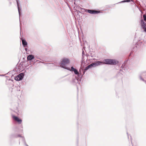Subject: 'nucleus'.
Wrapping results in <instances>:
<instances>
[{"label":"nucleus","instance_id":"nucleus-28","mask_svg":"<svg viewBox=\"0 0 146 146\" xmlns=\"http://www.w3.org/2000/svg\"><path fill=\"white\" fill-rule=\"evenodd\" d=\"M0 76H4V75H0Z\"/></svg>","mask_w":146,"mask_h":146},{"label":"nucleus","instance_id":"nucleus-4","mask_svg":"<svg viewBox=\"0 0 146 146\" xmlns=\"http://www.w3.org/2000/svg\"><path fill=\"white\" fill-rule=\"evenodd\" d=\"M69 62V60L68 59L65 58L62 59L60 63H59V65L62 68L66 69L67 67L66 66L68 64Z\"/></svg>","mask_w":146,"mask_h":146},{"label":"nucleus","instance_id":"nucleus-9","mask_svg":"<svg viewBox=\"0 0 146 146\" xmlns=\"http://www.w3.org/2000/svg\"><path fill=\"white\" fill-rule=\"evenodd\" d=\"M102 64V62L101 61H98L96 62H94L91 64L92 67H95L98 66Z\"/></svg>","mask_w":146,"mask_h":146},{"label":"nucleus","instance_id":"nucleus-17","mask_svg":"<svg viewBox=\"0 0 146 146\" xmlns=\"http://www.w3.org/2000/svg\"><path fill=\"white\" fill-rule=\"evenodd\" d=\"M17 135L16 134H12L10 136V138L11 139L14 138H17Z\"/></svg>","mask_w":146,"mask_h":146},{"label":"nucleus","instance_id":"nucleus-16","mask_svg":"<svg viewBox=\"0 0 146 146\" xmlns=\"http://www.w3.org/2000/svg\"><path fill=\"white\" fill-rule=\"evenodd\" d=\"M126 62H124V63L123 64L122 66H121V68L122 69H123L124 70H125V69H126V68L125 66Z\"/></svg>","mask_w":146,"mask_h":146},{"label":"nucleus","instance_id":"nucleus-32","mask_svg":"<svg viewBox=\"0 0 146 146\" xmlns=\"http://www.w3.org/2000/svg\"><path fill=\"white\" fill-rule=\"evenodd\" d=\"M19 144H20V141L19 142Z\"/></svg>","mask_w":146,"mask_h":146},{"label":"nucleus","instance_id":"nucleus-33","mask_svg":"<svg viewBox=\"0 0 146 146\" xmlns=\"http://www.w3.org/2000/svg\"><path fill=\"white\" fill-rule=\"evenodd\" d=\"M22 131H23V130H21V132H22Z\"/></svg>","mask_w":146,"mask_h":146},{"label":"nucleus","instance_id":"nucleus-7","mask_svg":"<svg viewBox=\"0 0 146 146\" xmlns=\"http://www.w3.org/2000/svg\"><path fill=\"white\" fill-rule=\"evenodd\" d=\"M140 24L141 27L144 30V31L146 32V23L142 19L141 20Z\"/></svg>","mask_w":146,"mask_h":146},{"label":"nucleus","instance_id":"nucleus-36","mask_svg":"<svg viewBox=\"0 0 146 146\" xmlns=\"http://www.w3.org/2000/svg\"><path fill=\"white\" fill-rule=\"evenodd\" d=\"M27 146H29L28 145H27Z\"/></svg>","mask_w":146,"mask_h":146},{"label":"nucleus","instance_id":"nucleus-1","mask_svg":"<svg viewBox=\"0 0 146 146\" xmlns=\"http://www.w3.org/2000/svg\"><path fill=\"white\" fill-rule=\"evenodd\" d=\"M84 65L82 66V67L83 68H84ZM66 69L72 72H74V74H75L76 75V76H80L82 75H83V74H82V71H83V68L82 69V68H81V66L80 67L79 70V72L76 68H74L73 66H71L70 68L66 67Z\"/></svg>","mask_w":146,"mask_h":146},{"label":"nucleus","instance_id":"nucleus-21","mask_svg":"<svg viewBox=\"0 0 146 146\" xmlns=\"http://www.w3.org/2000/svg\"><path fill=\"white\" fill-rule=\"evenodd\" d=\"M143 17L144 21H146V15L145 14L143 15Z\"/></svg>","mask_w":146,"mask_h":146},{"label":"nucleus","instance_id":"nucleus-12","mask_svg":"<svg viewBox=\"0 0 146 146\" xmlns=\"http://www.w3.org/2000/svg\"><path fill=\"white\" fill-rule=\"evenodd\" d=\"M35 57L32 54L29 55L27 57V60L28 61H31L32 60L34 59Z\"/></svg>","mask_w":146,"mask_h":146},{"label":"nucleus","instance_id":"nucleus-26","mask_svg":"<svg viewBox=\"0 0 146 146\" xmlns=\"http://www.w3.org/2000/svg\"><path fill=\"white\" fill-rule=\"evenodd\" d=\"M25 50L26 51H27V50H28V49H27V48H25Z\"/></svg>","mask_w":146,"mask_h":146},{"label":"nucleus","instance_id":"nucleus-19","mask_svg":"<svg viewBox=\"0 0 146 146\" xmlns=\"http://www.w3.org/2000/svg\"><path fill=\"white\" fill-rule=\"evenodd\" d=\"M22 141L23 142V143H25V142H26V141H25V139L24 137H22Z\"/></svg>","mask_w":146,"mask_h":146},{"label":"nucleus","instance_id":"nucleus-13","mask_svg":"<svg viewBox=\"0 0 146 146\" xmlns=\"http://www.w3.org/2000/svg\"><path fill=\"white\" fill-rule=\"evenodd\" d=\"M92 67V65L91 64H90L89 65H88L87 67H86L84 69V70L83 69V74L84 75L86 71L88 70V69H89L90 68H91Z\"/></svg>","mask_w":146,"mask_h":146},{"label":"nucleus","instance_id":"nucleus-2","mask_svg":"<svg viewBox=\"0 0 146 146\" xmlns=\"http://www.w3.org/2000/svg\"><path fill=\"white\" fill-rule=\"evenodd\" d=\"M118 61L116 59H104L102 63L108 65H116L118 63Z\"/></svg>","mask_w":146,"mask_h":146},{"label":"nucleus","instance_id":"nucleus-30","mask_svg":"<svg viewBox=\"0 0 146 146\" xmlns=\"http://www.w3.org/2000/svg\"><path fill=\"white\" fill-rule=\"evenodd\" d=\"M11 85L12 86H13V84H12Z\"/></svg>","mask_w":146,"mask_h":146},{"label":"nucleus","instance_id":"nucleus-22","mask_svg":"<svg viewBox=\"0 0 146 146\" xmlns=\"http://www.w3.org/2000/svg\"><path fill=\"white\" fill-rule=\"evenodd\" d=\"M20 86H17V91H20Z\"/></svg>","mask_w":146,"mask_h":146},{"label":"nucleus","instance_id":"nucleus-14","mask_svg":"<svg viewBox=\"0 0 146 146\" xmlns=\"http://www.w3.org/2000/svg\"><path fill=\"white\" fill-rule=\"evenodd\" d=\"M16 2L17 3V6L18 9V11H19V15L20 16V15H21V13L20 12V9L19 8V0H17Z\"/></svg>","mask_w":146,"mask_h":146},{"label":"nucleus","instance_id":"nucleus-15","mask_svg":"<svg viewBox=\"0 0 146 146\" xmlns=\"http://www.w3.org/2000/svg\"><path fill=\"white\" fill-rule=\"evenodd\" d=\"M130 1H132L133 2V0H125L121 1V2H119L118 3H117V4L124 3H125V2H130Z\"/></svg>","mask_w":146,"mask_h":146},{"label":"nucleus","instance_id":"nucleus-6","mask_svg":"<svg viewBox=\"0 0 146 146\" xmlns=\"http://www.w3.org/2000/svg\"><path fill=\"white\" fill-rule=\"evenodd\" d=\"M24 76L23 73H21L15 78V79L16 81L21 80L23 78Z\"/></svg>","mask_w":146,"mask_h":146},{"label":"nucleus","instance_id":"nucleus-3","mask_svg":"<svg viewBox=\"0 0 146 146\" xmlns=\"http://www.w3.org/2000/svg\"><path fill=\"white\" fill-rule=\"evenodd\" d=\"M83 75L80 76H76L74 78H73L71 81V82L73 85H75L77 83L80 84L81 81L82 77Z\"/></svg>","mask_w":146,"mask_h":146},{"label":"nucleus","instance_id":"nucleus-31","mask_svg":"<svg viewBox=\"0 0 146 146\" xmlns=\"http://www.w3.org/2000/svg\"><path fill=\"white\" fill-rule=\"evenodd\" d=\"M77 7H79V6H77Z\"/></svg>","mask_w":146,"mask_h":146},{"label":"nucleus","instance_id":"nucleus-5","mask_svg":"<svg viewBox=\"0 0 146 146\" xmlns=\"http://www.w3.org/2000/svg\"><path fill=\"white\" fill-rule=\"evenodd\" d=\"M81 10H84L86 12H88L90 14L93 15L96 14L101 13L100 11H97L95 10L86 9L83 8H81Z\"/></svg>","mask_w":146,"mask_h":146},{"label":"nucleus","instance_id":"nucleus-29","mask_svg":"<svg viewBox=\"0 0 146 146\" xmlns=\"http://www.w3.org/2000/svg\"><path fill=\"white\" fill-rule=\"evenodd\" d=\"M36 61H39L40 62H41L40 61H39V60H36Z\"/></svg>","mask_w":146,"mask_h":146},{"label":"nucleus","instance_id":"nucleus-27","mask_svg":"<svg viewBox=\"0 0 146 146\" xmlns=\"http://www.w3.org/2000/svg\"><path fill=\"white\" fill-rule=\"evenodd\" d=\"M127 137H128V139H129V135L128 134V133H127Z\"/></svg>","mask_w":146,"mask_h":146},{"label":"nucleus","instance_id":"nucleus-18","mask_svg":"<svg viewBox=\"0 0 146 146\" xmlns=\"http://www.w3.org/2000/svg\"><path fill=\"white\" fill-rule=\"evenodd\" d=\"M139 78L140 80H141L143 81V82H145V83H146V81L145 80H144L142 77L141 76H140L139 77Z\"/></svg>","mask_w":146,"mask_h":146},{"label":"nucleus","instance_id":"nucleus-34","mask_svg":"<svg viewBox=\"0 0 146 146\" xmlns=\"http://www.w3.org/2000/svg\"><path fill=\"white\" fill-rule=\"evenodd\" d=\"M130 137H131V136L130 135Z\"/></svg>","mask_w":146,"mask_h":146},{"label":"nucleus","instance_id":"nucleus-11","mask_svg":"<svg viewBox=\"0 0 146 146\" xmlns=\"http://www.w3.org/2000/svg\"><path fill=\"white\" fill-rule=\"evenodd\" d=\"M21 40L22 42L23 46L24 47H26L27 46V43L24 38H22Z\"/></svg>","mask_w":146,"mask_h":146},{"label":"nucleus","instance_id":"nucleus-8","mask_svg":"<svg viewBox=\"0 0 146 146\" xmlns=\"http://www.w3.org/2000/svg\"><path fill=\"white\" fill-rule=\"evenodd\" d=\"M12 117L13 119L15 121L17 122L19 124H21V123L22 121V120L17 116L15 115H13L12 116Z\"/></svg>","mask_w":146,"mask_h":146},{"label":"nucleus","instance_id":"nucleus-23","mask_svg":"<svg viewBox=\"0 0 146 146\" xmlns=\"http://www.w3.org/2000/svg\"><path fill=\"white\" fill-rule=\"evenodd\" d=\"M123 71L121 70L120 69L119 71V73H120L121 74H123Z\"/></svg>","mask_w":146,"mask_h":146},{"label":"nucleus","instance_id":"nucleus-10","mask_svg":"<svg viewBox=\"0 0 146 146\" xmlns=\"http://www.w3.org/2000/svg\"><path fill=\"white\" fill-rule=\"evenodd\" d=\"M84 54V52L83 50V52H82V60H81V68H82V69L83 68L82 67V66L84 65H85V64H86L85 61V60L84 59V56L83 55Z\"/></svg>","mask_w":146,"mask_h":146},{"label":"nucleus","instance_id":"nucleus-25","mask_svg":"<svg viewBox=\"0 0 146 146\" xmlns=\"http://www.w3.org/2000/svg\"><path fill=\"white\" fill-rule=\"evenodd\" d=\"M24 143L26 146H27V145H28L27 144L26 142H25V143Z\"/></svg>","mask_w":146,"mask_h":146},{"label":"nucleus","instance_id":"nucleus-20","mask_svg":"<svg viewBox=\"0 0 146 146\" xmlns=\"http://www.w3.org/2000/svg\"><path fill=\"white\" fill-rule=\"evenodd\" d=\"M18 128L17 127H15L14 129V131L15 132H20L17 130Z\"/></svg>","mask_w":146,"mask_h":146},{"label":"nucleus","instance_id":"nucleus-35","mask_svg":"<svg viewBox=\"0 0 146 146\" xmlns=\"http://www.w3.org/2000/svg\"><path fill=\"white\" fill-rule=\"evenodd\" d=\"M74 3L75 4H76L75 2H74Z\"/></svg>","mask_w":146,"mask_h":146},{"label":"nucleus","instance_id":"nucleus-24","mask_svg":"<svg viewBox=\"0 0 146 146\" xmlns=\"http://www.w3.org/2000/svg\"><path fill=\"white\" fill-rule=\"evenodd\" d=\"M21 137L22 138V137H23L21 136L19 134V135H17V137Z\"/></svg>","mask_w":146,"mask_h":146}]
</instances>
